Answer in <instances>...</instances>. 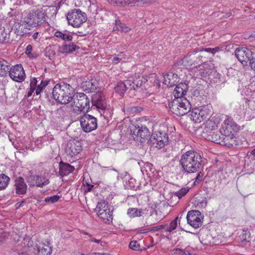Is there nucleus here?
I'll list each match as a JSON object with an SVG mask.
<instances>
[{
	"label": "nucleus",
	"instance_id": "obj_1",
	"mask_svg": "<svg viewBox=\"0 0 255 255\" xmlns=\"http://www.w3.org/2000/svg\"><path fill=\"white\" fill-rule=\"evenodd\" d=\"M202 162V158L199 153L194 150H189L181 155L179 164L184 172L192 173L199 170Z\"/></svg>",
	"mask_w": 255,
	"mask_h": 255
},
{
	"label": "nucleus",
	"instance_id": "obj_2",
	"mask_svg": "<svg viewBox=\"0 0 255 255\" xmlns=\"http://www.w3.org/2000/svg\"><path fill=\"white\" fill-rule=\"evenodd\" d=\"M74 93V89L71 85L62 82L55 85L53 89L52 95L58 103L65 105L72 102Z\"/></svg>",
	"mask_w": 255,
	"mask_h": 255
},
{
	"label": "nucleus",
	"instance_id": "obj_3",
	"mask_svg": "<svg viewBox=\"0 0 255 255\" xmlns=\"http://www.w3.org/2000/svg\"><path fill=\"white\" fill-rule=\"evenodd\" d=\"M47 6H44L40 8H33L30 11L27 16L24 18V21L28 26H38L41 25L45 21V10Z\"/></svg>",
	"mask_w": 255,
	"mask_h": 255
},
{
	"label": "nucleus",
	"instance_id": "obj_4",
	"mask_svg": "<svg viewBox=\"0 0 255 255\" xmlns=\"http://www.w3.org/2000/svg\"><path fill=\"white\" fill-rule=\"evenodd\" d=\"M168 107L173 114L182 116L190 111L191 104L186 98H174L168 103Z\"/></svg>",
	"mask_w": 255,
	"mask_h": 255
},
{
	"label": "nucleus",
	"instance_id": "obj_5",
	"mask_svg": "<svg viewBox=\"0 0 255 255\" xmlns=\"http://www.w3.org/2000/svg\"><path fill=\"white\" fill-rule=\"evenodd\" d=\"M72 101L73 111L77 114L87 113L90 109V100L84 93H77L74 94Z\"/></svg>",
	"mask_w": 255,
	"mask_h": 255
},
{
	"label": "nucleus",
	"instance_id": "obj_6",
	"mask_svg": "<svg viewBox=\"0 0 255 255\" xmlns=\"http://www.w3.org/2000/svg\"><path fill=\"white\" fill-rule=\"evenodd\" d=\"M201 61L200 56L197 54V52L194 51L184 57L182 60V64L187 69H192L199 66L200 71L202 69L205 70V71L201 72L202 73L207 74L208 71H206V68L208 67V64L204 63L201 65Z\"/></svg>",
	"mask_w": 255,
	"mask_h": 255
},
{
	"label": "nucleus",
	"instance_id": "obj_7",
	"mask_svg": "<svg viewBox=\"0 0 255 255\" xmlns=\"http://www.w3.org/2000/svg\"><path fill=\"white\" fill-rule=\"evenodd\" d=\"M67 19L69 24L79 27L87 20V14L80 9H74L67 13Z\"/></svg>",
	"mask_w": 255,
	"mask_h": 255
},
{
	"label": "nucleus",
	"instance_id": "obj_8",
	"mask_svg": "<svg viewBox=\"0 0 255 255\" xmlns=\"http://www.w3.org/2000/svg\"><path fill=\"white\" fill-rule=\"evenodd\" d=\"M211 106L207 105L193 110L190 114L191 119L195 123H201L211 114Z\"/></svg>",
	"mask_w": 255,
	"mask_h": 255
},
{
	"label": "nucleus",
	"instance_id": "obj_9",
	"mask_svg": "<svg viewBox=\"0 0 255 255\" xmlns=\"http://www.w3.org/2000/svg\"><path fill=\"white\" fill-rule=\"evenodd\" d=\"M168 136L165 132L155 131L151 135L150 142L153 147L160 149L168 142Z\"/></svg>",
	"mask_w": 255,
	"mask_h": 255
},
{
	"label": "nucleus",
	"instance_id": "obj_10",
	"mask_svg": "<svg viewBox=\"0 0 255 255\" xmlns=\"http://www.w3.org/2000/svg\"><path fill=\"white\" fill-rule=\"evenodd\" d=\"M32 246V242L28 237L22 238L18 237L17 242L14 245L13 251L19 255H27V251Z\"/></svg>",
	"mask_w": 255,
	"mask_h": 255
},
{
	"label": "nucleus",
	"instance_id": "obj_11",
	"mask_svg": "<svg viewBox=\"0 0 255 255\" xmlns=\"http://www.w3.org/2000/svg\"><path fill=\"white\" fill-rule=\"evenodd\" d=\"M80 122L82 128L85 132L93 131L97 128V119L91 115L85 114L81 118Z\"/></svg>",
	"mask_w": 255,
	"mask_h": 255
},
{
	"label": "nucleus",
	"instance_id": "obj_12",
	"mask_svg": "<svg viewBox=\"0 0 255 255\" xmlns=\"http://www.w3.org/2000/svg\"><path fill=\"white\" fill-rule=\"evenodd\" d=\"M131 134L135 140L143 142L149 137L150 132L145 126L130 128Z\"/></svg>",
	"mask_w": 255,
	"mask_h": 255
},
{
	"label": "nucleus",
	"instance_id": "obj_13",
	"mask_svg": "<svg viewBox=\"0 0 255 255\" xmlns=\"http://www.w3.org/2000/svg\"><path fill=\"white\" fill-rule=\"evenodd\" d=\"M187 223L195 229L199 228L202 225L203 217L200 211L191 210L187 215Z\"/></svg>",
	"mask_w": 255,
	"mask_h": 255
},
{
	"label": "nucleus",
	"instance_id": "obj_14",
	"mask_svg": "<svg viewBox=\"0 0 255 255\" xmlns=\"http://www.w3.org/2000/svg\"><path fill=\"white\" fill-rule=\"evenodd\" d=\"M8 72L10 77L16 82H21L25 78V72L21 64H17L11 67H10Z\"/></svg>",
	"mask_w": 255,
	"mask_h": 255
},
{
	"label": "nucleus",
	"instance_id": "obj_15",
	"mask_svg": "<svg viewBox=\"0 0 255 255\" xmlns=\"http://www.w3.org/2000/svg\"><path fill=\"white\" fill-rule=\"evenodd\" d=\"M238 127L237 124L230 118H227L222 124L220 132L223 134H235L237 131Z\"/></svg>",
	"mask_w": 255,
	"mask_h": 255
},
{
	"label": "nucleus",
	"instance_id": "obj_16",
	"mask_svg": "<svg viewBox=\"0 0 255 255\" xmlns=\"http://www.w3.org/2000/svg\"><path fill=\"white\" fill-rule=\"evenodd\" d=\"M235 55L238 59L243 65H246L248 62L252 59V52L246 47H241L236 49Z\"/></svg>",
	"mask_w": 255,
	"mask_h": 255
},
{
	"label": "nucleus",
	"instance_id": "obj_17",
	"mask_svg": "<svg viewBox=\"0 0 255 255\" xmlns=\"http://www.w3.org/2000/svg\"><path fill=\"white\" fill-rule=\"evenodd\" d=\"M221 122L219 116H211L205 123L204 132L209 133L218 128Z\"/></svg>",
	"mask_w": 255,
	"mask_h": 255
},
{
	"label": "nucleus",
	"instance_id": "obj_18",
	"mask_svg": "<svg viewBox=\"0 0 255 255\" xmlns=\"http://www.w3.org/2000/svg\"><path fill=\"white\" fill-rule=\"evenodd\" d=\"M81 150V146L73 141H68L65 148V153L70 157H73L78 154Z\"/></svg>",
	"mask_w": 255,
	"mask_h": 255
},
{
	"label": "nucleus",
	"instance_id": "obj_19",
	"mask_svg": "<svg viewBox=\"0 0 255 255\" xmlns=\"http://www.w3.org/2000/svg\"><path fill=\"white\" fill-rule=\"evenodd\" d=\"M14 190L17 195H24L26 193L27 185L22 177H18L14 180Z\"/></svg>",
	"mask_w": 255,
	"mask_h": 255
},
{
	"label": "nucleus",
	"instance_id": "obj_20",
	"mask_svg": "<svg viewBox=\"0 0 255 255\" xmlns=\"http://www.w3.org/2000/svg\"><path fill=\"white\" fill-rule=\"evenodd\" d=\"M34 253L37 255H50L52 252L51 247L49 243L47 244L43 243H39L33 248Z\"/></svg>",
	"mask_w": 255,
	"mask_h": 255
},
{
	"label": "nucleus",
	"instance_id": "obj_21",
	"mask_svg": "<svg viewBox=\"0 0 255 255\" xmlns=\"http://www.w3.org/2000/svg\"><path fill=\"white\" fill-rule=\"evenodd\" d=\"M92 103L93 105L96 106L98 109H105L106 108L105 98L101 92H98L93 95Z\"/></svg>",
	"mask_w": 255,
	"mask_h": 255
},
{
	"label": "nucleus",
	"instance_id": "obj_22",
	"mask_svg": "<svg viewBox=\"0 0 255 255\" xmlns=\"http://www.w3.org/2000/svg\"><path fill=\"white\" fill-rule=\"evenodd\" d=\"M178 217H177L173 220H172L170 223H167L165 225H161L156 227H153V230L154 231H158L161 229H164L166 232H171L174 230L177 226V220Z\"/></svg>",
	"mask_w": 255,
	"mask_h": 255
},
{
	"label": "nucleus",
	"instance_id": "obj_23",
	"mask_svg": "<svg viewBox=\"0 0 255 255\" xmlns=\"http://www.w3.org/2000/svg\"><path fill=\"white\" fill-rule=\"evenodd\" d=\"M221 135L223 137L222 145L233 147L238 144V140L235 134H223Z\"/></svg>",
	"mask_w": 255,
	"mask_h": 255
},
{
	"label": "nucleus",
	"instance_id": "obj_24",
	"mask_svg": "<svg viewBox=\"0 0 255 255\" xmlns=\"http://www.w3.org/2000/svg\"><path fill=\"white\" fill-rule=\"evenodd\" d=\"M178 76L176 74L170 72L163 76V84L168 87H173L177 82Z\"/></svg>",
	"mask_w": 255,
	"mask_h": 255
},
{
	"label": "nucleus",
	"instance_id": "obj_25",
	"mask_svg": "<svg viewBox=\"0 0 255 255\" xmlns=\"http://www.w3.org/2000/svg\"><path fill=\"white\" fill-rule=\"evenodd\" d=\"M187 90V84L183 83H179L176 85L173 91L175 98H184L182 96L186 94Z\"/></svg>",
	"mask_w": 255,
	"mask_h": 255
},
{
	"label": "nucleus",
	"instance_id": "obj_26",
	"mask_svg": "<svg viewBox=\"0 0 255 255\" xmlns=\"http://www.w3.org/2000/svg\"><path fill=\"white\" fill-rule=\"evenodd\" d=\"M75 170V167L68 163H64L61 161L59 163V174L61 176L67 175L72 173Z\"/></svg>",
	"mask_w": 255,
	"mask_h": 255
},
{
	"label": "nucleus",
	"instance_id": "obj_27",
	"mask_svg": "<svg viewBox=\"0 0 255 255\" xmlns=\"http://www.w3.org/2000/svg\"><path fill=\"white\" fill-rule=\"evenodd\" d=\"M82 87L87 93L94 92L97 89V82L95 80L86 81L82 83Z\"/></svg>",
	"mask_w": 255,
	"mask_h": 255
},
{
	"label": "nucleus",
	"instance_id": "obj_28",
	"mask_svg": "<svg viewBox=\"0 0 255 255\" xmlns=\"http://www.w3.org/2000/svg\"><path fill=\"white\" fill-rule=\"evenodd\" d=\"M12 29L16 35L19 36H23L26 34L28 30L24 25L19 22H15L12 27Z\"/></svg>",
	"mask_w": 255,
	"mask_h": 255
},
{
	"label": "nucleus",
	"instance_id": "obj_29",
	"mask_svg": "<svg viewBox=\"0 0 255 255\" xmlns=\"http://www.w3.org/2000/svg\"><path fill=\"white\" fill-rule=\"evenodd\" d=\"M79 48L73 43L65 44L59 47V51L61 53H71Z\"/></svg>",
	"mask_w": 255,
	"mask_h": 255
},
{
	"label": "nucleus",
	"instance_id": "obj_30",
	"mask_svg": "<svg viewBox=\"0 0 255 255\" xmlns=\"http://www.w3.org/2000/svg\"><path fill=\"white\" fill-rule=\"evenodd\" d=\"M10 64L6 60L0 58V76H5L9 71Z\"/></svg>",
	"mask_w": 255,
	"mask_h": 255
},
{
	"label": "nucleus",
	"instance_id": "obj_31",
	"mask_svg": "<svg viewBox=\"0 0 255 255\" xmlns=\"http://www.w3.org/2000/svg\"><path fill=\"white\" fill-rule=\"evenodd\" d=\"M220 133H216L215 132H210L208 133L207 138L208 140H211L215 143L222 144L223 143V135L222 136Z\"/></svg>",
	"mask_w": 255,
	"mask_h": 255
},
{
	"label": "nucleus",
	"instance_id": "obj_32",
	"mask_svg": "<svg viewBox=\"0 0 255 255\" xmlns=\"http://www.w3.org/2000/svg\"><path fill=\"white\" fill-rule=\"evenodd\" d=\"M133 0H108V3L111 5L125 6L131 5Z\"/></svg>",
	"mask_w": 255,
	"mask_h": 255
},
{
	"label": "nucleus",
	"instance_id": "obj_33",
	"mask_svg": "<svg viewBox=\"0 0 255 255\" xmlns=\"http://www.w3.org/2000/svg\"><path fill=\"white\" fill-rule=\"evenodd\" d=\"M98 216L106 224H109L113 220L112 211L110 210L107 211V212L104 213L100 214Z\"/></svg>",
	"mask_w": 255,
	"mask_h": 255
},
{
	"label": "nucleus",
	"instance_id": "obj_34",
	"mask_svg": "<svg viewBox=\"0 0 255 255\" xmlns=\"http://www.w3.org/2000/svg\"><path fill=\"white\" fill-rule=\"evenodd\" d=\"M10 178L4 174H0V190L5 189L8 185Z\"/></svg>",
	"mask_w": 255,
	"mask_h": 255
},
{
	"label": "nucleus",
	"instance_id": "obj_35",
	"mask_svg": "<svg viewBox=\"0 0 255 255\" xmlns=\"http://www.w3.org/2000/svg\"><path fill=\"white\" fill-rule=\"evenodd\" d=\"M9 34L5 31L3 27H0V43H6L9 41Z\"/></svg>",
	"mask_w": 255,
	"mask_h": 255
},
{
	"label": "nucleus",
	"instance_id": "obj_36",
	"mask_svg": "<svg viewBox=\"0 0 255 255\" xmlns=\"http://www.w3.org/2000/svg\"><path fill=\"white\" fill-rule=\"evenodd\" d=\"M120 30L124 32H128L130 30V28L127 26L125 24L122 23L119 19L116 20V25L114 28V30Z\"/></svg>",
	"mask_w": 255,
	"mask_h": 255
},
{
	"label": "nucleus",
	"instance_id": "obj_37",
	"mask_svg": "<svg viewBox=\"0 0 255 255\" xmlns=\"http://www.w3.org/2000/svg\"><path fill=\"white\" fill-rule=\"evenodd\" d=\"M54 36L57 38H60L63 40H67L68 41H71L73 38V37L71 35L66 34L60 31H56L54 33Z\"/></svg>",
	"mask_w": 255,
	"mask_h": 255
},
{
	"label": "nucleus",
	"instance_id": "obj_38",
	"mask_svg": "<svg viewBox=\"0 0 255 255\" xmlns=\"http://www.w3.org/2000/svg\"><path fill=\"white\" fill-rule=\"evenodd\" d=\"M35 179L36 184L38 187H43L49 183V180L44 177L36 176L34 177Z\"/></svg>",
	"mask_w": 255,
	"mask_h": 255
},
{
	"label": "nucleus",
	"instance_id": "obj_39",
	"mask_svg": "<svg viewBox=\"0 0 255 255\" xmlns=\"http://www.w3.org/2000/svg\"><path fill=\"white\" fill-rule=\"evenodd\" d=\"M115 90L116 93H119L121 95L124 94L127 90L124 82H118L116 86L115 87Z\"/></svg>",
	"mask_w": 255,
	"mask_h": 255
},
{
	"label": "nucleus",
	"instance_id": "obj_40",
	"mask_svg": "<svg viewBox=\"0 0 255 255\" xmlns=\"http://www.w3.org/2000/svg\"><path fill=\"white\" fill-rule=\"evenodd\" d=\"M48 81H43L41 80L40 81V83L36 86L35 88V93L37 95L39 94L43 90V89L47 86L48 84Z\"/></svg>",
	"mask_w": 255,
	"mask_h": 255
},
{
	"label": "nucleus",
	"instance_id": "obj_41",
	"mask_svg": "<svg viewBox=\"0 0 255 255\" xmlns=\"http://www.w3.org/2000/svg\"><path fill=\"white\" fill-rule=\"evenodd\" d=\"M141 212L137 208H131L128 210V214L130 217H139L141 215Z\"/></svg>",
	"mask_w": 255,
	"mask_h": 255
},
{
	"label": "nucleus",
	"instance_id": "obj_42",
	"mask_svg": "<svg viewBox=\"0 0 255 255\" xmlns=\"http://www.w3.org/2000/svg\"><path fill=\"white\" fill-rule=\"evenodd\" d=\"M60 198V196L58 195H55L45 198L44 201L48 203L53 204L57 202L59 200Z\"/></svg>",
	"mask_w": 255,
	"mask_h": 255
},
{
	"label": "nucleus",
	"instance_id": "obj_43",
	"mask_svg": "<svg viewBox=\"0 0 255 255\" xmlns=\"http://www.w3.org/2000/svg\"><path fill=\"white\" fill-rule=\"evenodd\" d=\"M203 176H204V174L202 172L200 171V172H198L195 178V180L194 182V185H198L200 182L203 181L204 180Z\"/></svg>",
	"mask_w": 255,
	"mask_h": 255
},
{
	"label": "nucleus",
	"instance_id": "obj_44",
	"mask_svg": "<svg viewBox=\"0 0 255 255\" xmlns=\"http://www.w3.org/2000/svg\"><path fill=\"white\" fill-rule=\"evenodd\" d=\"M189 191V188H183L179 191L175 192V194L179 198H181L184 196Z\"/></svg>",
	"mask_w": 255,
	"mask_h": 255
},
{
	"label": "nucleus",
	"instance_id": "obj_45",
	"mask_svg": "<svg viewBox=\"0 0 255 255\" xmlns=\"http://www.w3.org/2000/svg\"><path fill=\"white\" fill-rule=\"evenodd\" d=\"M129 247L134 251H138L140 250L139 244L136 241H131L129 243Z\"/></svg>",
	"mask_w": 255,
	"mask_h": 255
},
{
	"label": "nucleus",
	"instance_id": "obj_46",
	"mask_svg": "<svg viewBox=\"0 0 255 255\" xmlns=\"http://www.w3.org/2000/svg\"><path fill=\"white\" fill-rule=\"evenodd\" d=\"M109 208V207L107 203L104 201H102L99 202L98 203V204H97L95 210H97L98 209H106V210H108V208Z\"/></svg>",
	"mask_w": 255,
	"mask_h": 255
},
{
	"label": "nucleus",
	"instance_id": "obj_47",
	"mask_svg": "<svg viewBox=\"0 0 255 255\" xmlns=\"http://www.w3.org/2000/svg\"><path fill=\"white\" fill-rule=\"evenodd\" d=\"M133 86L131 87V89H133L134 90H136L137 88H139L142 84V81L140 80L136 79L132 81Z\"/></svg>",
	"mask_w": 255,
	"mask_h": 255
},
{
	"label": "nucleus",
	"instance_id": "obj_48",
	"mask_svg": "<svg viewBox=\"0 0 255 255\" xmlns=\"http://www.w3.org/2000/svg\"><path fill=\"white\" fill-rule=\"evenodd\" d=\"M155 1V0H133L131 5H134L135 3H141L143 4H149L152 3Z\"/></svg>",
	"mask_w": 255,
	"mask_h": 255
},
{
	"label": "nucleus",
	"instance_id": "obj_49",
	"mask_svg": "<svg viewBox=\"0 0 255 255\" xmlns=\"http://www.w3.org/2000/svg\"><path fill=\"white\" fill-rule=\"evenodd\" d=\"M219 50H220V48L218 47H216L213 48H205L204 49V51L207 52L211 53L212 54H214L216 52L219 51Z\"/></svg>",
	"mask_w": 255,
	"mask_h": 255
},
{
	"label": "nucleus",
	"instance_id": "obj_50",
	"mask_svg": "<svg viewBox=\"0 0 255 255\" xmlns=\"http://www.w3.org/2000/svg\"><path fill=\"white\" fill-rule=\"evenodd\" d=\"M124 83L125 84L126 90L128 89H130V90L132 89H131V87H132L133 85L132 81L130 80H127L125 81L124 82Z\"/></svg>",
	"mask_w": 255,
	"mask_h": 255
},
{
	"label": "nucleus",
	"instance_id": "obj_51",
	"mask_svg": "<svg viewBox=\"0 0 255 255\" xmlns=\"http://www.w3.org/2000/svg\"><path fill=\"white\" fill-rule=\"evenodd\" d=\"M38 81L36 78H33L31 79L30 80V88H36V85L37 84Z\"/></svg>",
	"mask_w": 255,
	"mask_h": 255
},
{
	"label": "nucleus",
	"instance_id": "obj_52",
	"mask_svg": "<svg viewBox=\"0 0 255 255\" xmlns=\"http://www.w3.org/2000/svg\"><path fill=\"white\" fill-rule=\"evenodd\" d=\"M172 252L173 254H178V255H183V254H184V251L181 249H174L173 250H172Z\"/></svg>",
	"mask_w": 255,
	"mask_h": 255
},
{
	"label": "nucleus",
	"instance_id": "obj_53",
	"mask_svg": "<svg viewBox=\"0 0 255 255\" xmlns=\"http://www.w3.org/2000/svg\"><path fill=\"white\" fill-rule=\"evenodd\" d=\"M110 210V208H108V210H106V209H98L97 210H95V211L97 213V215L100 214H103L107 212V211Z\"/></svg>",
	"mask_w": 255,
	"mask_h": 255
},
{
	"label": "nucleus",
	"instance_id": "obj_54",
	"mask_svg": "<svg viewBox=\"0 0 255 255\" xmlns=\"http://www.w3.org/2000/svg\"><path fill=\"white\" fill-rule=\"evenodd\" d=\"M249 64L251 68L255 71V59H253V58Z\"/></svg>",
	"mask_w": 255,
	"mask_h": 255
},
{
	"label": "nucleus",
	"instance_id": "obj_55",
	"mask_svg": "<svg viewBox=\"0 0 255 255\" xmlns=\"http://www.w3.org/2000/svg\"><path fill=\"white\" fill-rule=\"evenodd\" d=\"M32 50V46L31 45H28L27 46L26 48V53L28 54L31 53Z\"/></svg>",
	"mask_w": 255,
	"mask_h": 255
},
{
	"label": "nucleus",
	"instance_id": "obj_56",
	"mask_svg": "<svg viewBox=\"0 0 255 255\" xmlns=\"http://www.w3.org/2000/svg\"><path fill=\"white\" fill-rule=\"evenodd\" d=\"M122 58L119 57V55L118 56H116L113 58V62L115 64H118L121 60Z\"/></svg>",
	"mask_w": 255,
	"mask_h": 255
},
{
	"label": "nucleus",
	"instance_id": "obj_57",
	"mask_svg": "<svg viewBox=\"0 0 255 255\" xmlns=\"http://www.w3.org/2000/svg\"><path fill=\"white\" fill-rule=\"evenodd\" d=\"M5 234L1 233L0 234V244L2 243L5 239Z\"/></svg>",
	"mask_w": 255,
	"mask_h": 255
},
{
	"label": "nucleus",
	"instance_id": "obj_58",
	"mask_svg": "<svg viewBox=\"0 0 255 255\" xmlns=\"http://www.w3.org/2000/svg\"><path fill=\"white\" fill-rule=\"evenodd\" d=\"M35 90V88H30V90L27 93V97H29L30 96H31L32 94L34 92Z\"/></svg>",
	"mask_w": 255,
	"mask_h": 255
},
{
	"label": "nucleus",
	"instance_id": "obj_59",
	"mask_svg": "<svg viewBox=\"0 0 255 255\" xmlns=\"http://www.w3.org/2000/svg\"><path fill=\"white\" fill-rule=\"evenodd\" d=\"M91 255H109V254L105 253H94Z\"/></svg>",
	"mask_w": 255,
	"mask_h": 255
},
{
	"label": "nucleus",
	"instance_id": "obj_60",
	"mask_svg": "<svg viewBox=\"0 0 255 255\" xmlns=\"http://www.w3.org/2000/svg\"><path fill=\"white\" fill-rule=\"evenodd\" d=\"M93 187V185L88 184L87 188L86 189V191L87 192H89L91 190L92 188Z\"/></svg>",
	"mask_w": 255,
	"mask_h": 255
},
{
	"label": "nucleus",
	"instance_id": "obj_61",
	"mask_svg": "<svg viewBox=\"0 0 255 255\" xmlns=\"http://www.w3.org/2000/svg\"><path fill=\"white\" fill-rule=\"evenodd\" d=\"M38 34V32H35L33 34L32 37L34 39H36L37 38Z\"/></svg>",
	"mask_w": 255,
	"mask_h": 255
},
{
	"label": "nucleus",
	"instance_id": "obj_62",
	"mask_svg": "<svg viewBox=\"0 0 255 255\" xmlns=\"http://www.w3.org/2000/svg\"><path fill=\"white\" fill-rule=\"evenodd\" d=\"M25 200H23L21 202H19V207H21L23 205V204L24 203Z\"/></svg>",
	"mask_w": 255,
	"mask_h": 255
},
{
	"label": "nucleus",
	"instance_id": "obj_63",
	"mask_svg": "<svg viewBox=\"0 0 255 255\" xmlns=\"http://www.w3.org/2000/svg\"><path fill=\"white\" fill-rule=\"evenodd\" d=\"M92 242H95V243H99V242H100V241H99V240H97V239H94V240H92Z\"/></svg>",
	"mask_w": 255,
	"mask_h": 255
},
{
	"label": "nucleus",
	"instance_id": "obj_64",
	"mask_svg": "<svg viewBox=\"0 0 255 255\" xmlns=\"http://www.w3.org/2000/svg\"><path fill=\"white\" fill-rule=\"evenodd\" d=\"M251 154L255 156V148L253 150H252V151L251 152Z\"/></svg>",
	"mask_w": 255,
	"mask_h": 255
}]
</instances>
